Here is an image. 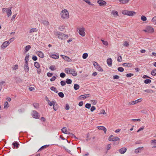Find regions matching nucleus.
Segmentation results:
<instances>
[{"label":"nucleus","mask_w":156,"mask_h":156,"mask_svg":"<svg viewBox=\"0 0 156 156\" xmlns=\"http://www.w3.org/2000/svg\"><path fill=\"white\" fill-rule=\"evenodd\" d=\"M69 73L72 74L73 76H76L77 74L76 71H75L74 69L72 68H70V70H69Z\"/></svg>","instance_id":"nucleus-6"},{"label":"nucleus","mask_w":156,"mask_h":156,"mask_svg":"<svg viewBox=\"0 0 156 156\" xmlns=\"http://www.w3.org/2000/svg\"><path fill=\"white\" fill-rule=\"evenodd\" d=\"M88 56V54L87 53H85L83 54L82 56V57L83 59H85L87 58Z\"/></svg>","instance_id":"nucleus-36"},{"label":"nucleus","mask_w":156,"mask_h":156,"mask_svg":"<svg viewBox=\"0 0 156 156\" xmlns=\"http://www.w3.org/2000/svg\"><path fill=\"white\" fill-rule=\"evenodd\" d=\"M58 96L61 98H63L64 97V95L63 92H60L58 93Z\"/></svg>","instance_id":"nucleus-39"},{"label":"nucleus","mask_w":156,"mask_h":156,"mask_svg":"<svg viewBox=\"0 0 156 156\" xmlns=\"http://www.w3.org/2000/svg\"><path fill=\"white\" fill-rule=\"evenodd\" d=\"M97 128H98V129L99 130H103L105 133V134L106 133L107 131V129L105 127L102 126H98L97 127Z\"/></svg>","instance_id":"nucleus-13"},{"label":"nucleus","mask_w":156,"mask_h":156,"mask_svg":"<svg viewBox=\"0 0 156 156\" xmlns=\"http://www.w3.org/2000/svg\"><path fill=\"white\" fill-rule=\"evenodd\" d=\"M15 80L17 83H19L21 82L22 81L21 79L19 77H16Z\"/></svg>","instance_id":"nucleus-22"},{"label":"nucleus","mask_w":156,"mask_h":156,"mask_svg":"<svg viewBox=\"0 0 156 156\" xmlns=\"http://www.w3.org/2000/svg\"><path fill=\"white\" fill-rule=\"evenodd\" d=\"M60 76L62 78H64L66 74L64 73H61L60 74Z\"/></svg>","instance_id":"nucleus-53"},{"label":"nucleus","mask_w":156,"mask_h":156,"mask_svg":"<svg viewBox=\"0 0 156 156\" xmlns=\"http://www.w3.org/2000/svg\"><path fill=\"white\" fill-rule=\"evenodd\" d=\"M117 69L119 72H122L124 70V69L122 67H118Z\"/></svg>","instance_id":"nucleus-47"},{"label":"nucleus","mask_w":156,"mask_h":156,"mask_svg":"<svg viewBox=\"0 0 156 156\" xmlns=\"http://www.w3.org/2000/svg\"><path fill=\"white\" fill-rule=\"evenodd\" d=\"M56 79V77L55 76H53V77L51 78V79H50V81H53L54 80H55Z\"/></svg>","instance_id":"nucleus-64"},{"label":"nucleus","mask_w":156,"mask_h":156,"mask_svg":"<svg viewBox=\"0 0 156 156\" xmlns=\"http://www.w3.org/2000/svg\"><path fill=\"white\" fill-rule=\"evenodd\" d=\"M123 44L124 46L126 47H127L129 45L127 41H126Z\"/></svg>","instance_id":"nucleus-62"},{"label":"nucleus","mask_w":156,"mask_h":156,"mask_svg":"<svg viewBox=\"0 0 156 156\" xmlns=\"http://www.w3.org/2000/svg\"><path fill=\"white\" fill-rule=\"evenodd\" d=\"M28 63L25 62L24 65V68L25 72H27L29 71V67L28 66Z\"/></svg>","instance_id":"nucleus-14"},{"label":"nucleus","mask_w":156,"mask_h":156,"mask_svg":"<svg viewBox=\"0 0 156 156\" xmlns=\"http://www.w3.org/2000/svg\"><path fill=\"white\" fill-rule=\"evenodd\" d=\"M61 56L62 57V58L66 61L68 62H69L71 61V59L67 56L63 55H61Z\"/></svg>","instance_id":"nucleus-12"},{"label":"nucleus","mask_w":156,"mask_h":156,"mask_svg":"<svg viewBox=\"0 0 156 156\" xmlns=\"http://www.w3.org/2000/svg\"><path fill=\"white\" fill-rule=\"evenodd\" d=\"M107 64L108 66H112V60L111 58H109L107 60Z\"/></svg>","instance_id":"nucleus-15"},{"label":"nucleus","mask_w":156,"mask_h":156,"mask_svg":"<svg viewBox=\"0 0 156 156\" xmlns=\"http://www.w3.org/2000/svg\"><path fill=\"white\" fill-rule=\"evenodd\" d=\"M95 68L99 71L103 72V70L99 65L97 66Z\"/></svg>","instance_id":"nucleus-24"},{"label":"nucleus","mask_w":156,"mask_h":156,"mask_svg":"<svg viewBox=\"0 0 156 156\" xmlns=\"http://www.w3.org/2000/svg\"><path fill=\"white\" fill-rule=\"evenodd\" d=\"M144 91L147 93H153L154 92V91H153L151 90L150 89H147L144 90Z\"/></svg>","instance_id":"nucleus-42"},{"label":"nucleus","mask_w":156,"mask_h":156,"mask_svg":"<svg viewBox=\"0 0 156 156\" xmlns=\"http://www.w3.org/2000/svg\"><path fill=\"white\" fill-rule=\"evenodd\" d=\"M61 130L62 132L63 133L65 134V133L67 132V129L66 127H63L61 129Z\"/></svg>","instance_id":"nucleus-45"},{"label":"nucleus","mask_w":156,"mask_h":156,"mask_svg":"<svg viewBox=\"0 0 156 156\" xmlns=\"http://www.w3.org/2000/svg\"><path fill=\"white\" fill-rule=\"evenodd\" d=\"M12 7H10L9 9L8 8L7 11H6V12L7 13V15L8 16V17H9V16H10L12 14V12H11V9H12Z\"/></svg>","instance_id":"nucleus-16"},{"label":"nucleus","mask_w":156,"mask_h":156,"mask_svg":"<svg viewBox=\"0 0 156 156\" xmlns=\"http://www.w3.org/2000/svg\"><path fill=\"white\" fill-rule=\"evenodd\" d=\"M136 14V12L134 11H129L127 13V15L129 16H133Z\"/></svg>","instance_id":"nucleus-18"},{"label":"nucleus","mask_w":156,"mask_h":156,"mask_svg":"<svg viewBox=\"0 0 156 156\" xmlns=\"http://www.w3.org/2000/svg\"><path fill=\"white\" fill-rule=\"evenodd\" d=\"M53 108L55 111H56L58 109L57 105L56 104V102L53 101Z\"/></svg>","instance_id":"nucleus-25"},{"label":"nucleus","mask_w":156,"mask_h":156,"mask_svg":"<svg viewBox=\"0 0 156 156\" xmlns=\"http://www.w3.org/2000/svg\"><path fill=\"white\" fill-rule=\"evenodd\" d=\"M12 145L14 146V147H16L17 148H18L20 146V144L17 142H14L12 143Z\"/></svg>","instance_id":"nucleus-19"},{"label":"nucleus","mask_w":156,"mask_h":156,"mask_svg":"<svg viewBox=\"0 0 156 156\" xmlns=\"http://www.w3.org/2000/svg\"><path fill=\"white\" fill-rule=\"evenodd\" d=\"M119 78V76L117 75H115L113 76V79H118Z\"/></svg>","instance_id":"nucleus-63"},{"label":"nucleus","mask_w":156,"mask_h":156,"mask_svg":"<svg viewBox=\"0 0 156 156\" xmlns=\"http://www.w3.org/2000/svg\"><path fill=\"white\" fill-rule=\"evenodd\" d=\"M144 148V147H139L137 148L135 150L134 152L136 154L139 153L141 152V151L143 150V149Z\"/></svg>","instance_id":"nucleus-8"},{"label":"nucleus","mask_w":156,"mask_h":156,"mask_svg":"<svg viewBox=\"0 0 156 156\" xmlns=\"http://www.w3.org/2000/svg\"><path fill=\"white\" fill-rule=\"evenodd\" d=\"M133 75H134V74L133 73H129L127 74H126V76L127 77H131L132 76H133Z\"/></svg>","instance_id":"nucleus-56"},{"label":"nucleus","mask_w":156,"mask_h":156,"mask_svg":"<svg viewBox=\"0 0 156 156\" xmlns=\"http://www.w3.org/2000/svg\"><path fill=\"white\" fill-rule=\"evenodd\" d=\"M66 82L68 84H70L72 83V81L71 79L68 78L66 79Z\"/></svg>","instance_id":"nucleus-35"},{"label":"nucleus","mask_w":156,"mask_h":156,"mask_svg":"<svg viewBox=\"0 0 156 156\" xmlns=\"http://www.w3.org/2000/svg\"><path fill=\"white\" fill-rule=\"evenodd\" d=\"M37 55L40 58H43L44 57V55L42 52L41 51H37Z\"/></svg>","instance_id":"nucleus-17"},{"label":"nucleus","mask_w":156,"mask_h":156,"mask_svg":"<svg viewBox=\"0 0 156 156\" xmlns=\"http://www.w3.org/2000/svg\"><path fill=\"white\" fill-rule=\"evenodd\" d=\"M147 18L144 16H141V20L143 21H145L147 20Z\"/></svg>","instance_id":"nucleus-48"},{"label":"nucleus","mask_w":156,"mask_h":156,"mask_svg":"<svg viewBox=\"0 0 156 156\" xmlns=\"http://www.w3.org/2000/svg\"><path fill=\"white\" fill-rule=\"evenodd\" d=\"M33 105L35 108H39V105L38 103H33Z\"/></svg>","instance_id":"nucleus-44"},{"label":"nucleus","mask_w":156,"mask_h":156,"mask_svg":"<svg viewBox=\"0 0 156 156\" xmlns=\"http://www.w3.org/2000/svg\"><path fill=\"white\" fill-rule=\"evenodd\" d=\"M91 107V104L89 103H87L85 105V107L86 108L89 109Z\"/></svg>","instance_id":"nucleus-46"},{"label":"nucleus","mask_w":156,"mask_h":156,"mask_svg":"<svg viewBox=\"0 0 156 156\" xmlns=\"http://www.w3.org/2000/svg\"><path fill=\"white\" fill-rule=\"evenodd\" d=\"M49 69L51 71H54L56 69L55 66L54 65H52L50 66Z\"/></svg>","instance_id":"nucleus-32"},{"label":"nucleus","mask_w":156,"mask_h":156,"mask_svg":"<svg viewBox=\"0 0 156 156\" xmlns=\"http://www.w3.org/2000/svg\"><path fill=\"white\" fill-rule=\"evenodd\" d=\"M146 27L148 33H152L154 32V29L152 27L148 26Z\"/></svg>","instance_id":"nucleus-10"},{"label":"nucleus","mask_w":156,"mask_h":156,"mask_svg":"<svg viewBox=\"0 0 156 156\" xmlns=\"http://www.w3.org/2000/svg\"><path fill=\"white\" fill-rule=\"evenodd\" d=\"M34 66L37 69H38L40 67V65L38 62H34Z\"/></svg>","instance_id":"nucleus-29"},{"label":"nucleus","mask_w":156,"mask_h":156,"mask_svg":"<svg viewBox=\"0 0 156 156\" xmlns=\"http://www.w3.org/2000/svg\"><path fill=\"white\" fill-rule=\"evenodd\" d=\"M65 29V27L63 26H60L59 27V29L61 31H63Z\"/></svg>","instance_id":"nucleus-49"},{"label":"nucleus","mask_w":156,"mask_h":156,"mask_svg":"<svg viewBox=\"0 0 156 156\" xmlns=\"http://www.w3.org/2000/svg\"><path fill=\"white\" fill-rule=\"evenodd\" d=\"M142 100V98L136 100L132 101L133 104H135L136 103H137L138 102H140Z\"/></svg>","instance_id":"nucleus-23"},{"label":"nucleus","mask_w":156,"mask_h":156,"mask_svg":"<svg viewBox=\"0 0 156 156\" xmlns=\"http://www.w3.org/2000/svg\"><path fill=\"white\" fill-rule=\"evenodd\" d=\"M8 103L7 101H6L4 104V108H7L9 106H8Z\"/></svg>","instance_id":"nucleus-52"},{"label":"nucleus","mask_w":156,"mask_h":156,"mask_svg":"<svg viewBox=\"0 0 156 156\" xmlns=\"http://www.w3.org/2000/svg\"><path fill=\"white\" fill-rule=\"evenodd\" d=\"M97 2L100 6H103L106 4L105 1L102 0H98Z\"/></svg>","instance_id":"nucleus-9"},{"label":"nucleus","mask_w":156,"mask_h":156,"mask_svg":"<svg viewBox=\"0 0 156 156\" xmlns=\"http://www.w3.org/2000/svg\"><path fill=\"white\" fill-rule=\"evenodd\" d=\"M118 62H121L122 61V57L121 56H119L117 58V59Z\"/></svg>","instance_id":"nucleus-50"},{"label":"nucleus","mask_w":156,"mask_h":156,"mask_svg":"<svg viewBox=\"0 0 156 156\" xmlns=\"http://www.w3.org/2000/svg\"><path fill=\"white\" fill-rule=\"evenodd\" d=\"M14 67H13V70H16L18 68V66L17 65H14Z\"/></svg>","instance_id":"nucleus-57"},{"label":"nucleus","mask_w":156,"mask_h":156,"mask_svg":"<svg viewBox=\"0 0 156 156\" xmlns=\"http://www.w3.org/2000/svg\"><path fill=\"white\" fill-rule=\"evenodd\" d=\"M37 30L35 28H31L29 32L30 33H32V32H37Z\"/></svg>","instance_id":"nucleus-33"},{"label":"nucleus","mask_w":156,"mask_h":156,"mask_svg":"<svg viewBox=\"0 0 156 156\" xmlns=\"http://www.w3.org/2000/svg\"><path fill=\"white\" fill-rule=\"evenodd\" d=\"M151 74L153 76H155L156 75V69L153 70L151 73Z\"/></svg>","instance_id":"nucleus-41"},{"label":"nucleus","mask_w":156,"mask_h":156,"mask_svg":"<svg viewBox=\"0 0 156 156\" xmlns=\"http://www.w3.org/2000/svg\"><path fill=\"white\" fill-rule=\"evenodd\" d=\"M112 14L114 15V16H118V12L117 11H113L112 12Z\"/></svg>","instance_id":"nucleus-37"},{"label":"nucleus","mask_w":156,"mask_h":156,"mask_svg":"<svg viewBox=\"0 0 156 156\" xmlns=\"http://www.w3.org/2000/svg\"><path fill=\"white\" fill-rule=\"evenodd\" d=\"M151 80L149 79H146L144 81V83L146 84L150 83H151Z\"/></svg>","instance_id":"nucleus-31"},{"label":"nucleus","mask_w":156,"mask_h":156,"mask_svg":"<svg viewBox=\"0 0 156 156\" xmlns=\"http://www.w3.org/2000/svg\"><path fill=\"white\" fill-rule=\"evenodd\" d=\"M85 28L84 27L80 28L79 29V33L80 35L82 37H84L85 35V33L84 32Z\"/></svg>","instance_id":"nucleus-4"},{"label":"nucleus","mask_w":156,"mask_h":156,"mask_svg":"<svg viewBox=\"0 0 156 156\" xmlns=\"http://www.w3.org/2000/svg\"><path fill=\"white\" fill-rule=\"evenodd\" d=\"M91 101L93 102L92 104L93 105H95L97 103V101L96 100H91Z\"/></svg>","instance_id":"nucleus-55"},{"label":"nucleus","mask_w":156,"mask_h":156,"mask_svg":"<svg viewBox=\"0 0 156 156\" xmlns=\"http://www.w3.org/2000/svg\"><path fill=\"white\" fill-rule=\"evenodd\" d=\"M56 33L57 34L56 35L58 36V38L62 40H65L68 37L67 35L61 32H56Z\"/></svg>","instance_id":"nucleus-1"},{"label":"nucleus","mask_w":156,"mask_h":156,"mask_svg":"<svg viewBox=\"0 0 156 156\" xmlns=\"http://www.w3.org/2000/svg\"><path fill=\"white\" fill-rule=\"evenodd\" d=\"M9 44V41H6L4 42L1 46V48L4 49L6 48Z\"/></svg>","instance_id":"nucleus-7"},{"label":"nucleus","mask_w":156,"mask_h":156,"mask_svg":"<svg viewBox=\"0 0 156 156\" xmlns=\"http://www.w3.org/2000/svg\"><path fill=\"white\" fill-rule=\"evenodd\" d=\"M129 0H120L119 2L121 4H126L128 2Z\"/></svg>","instance_id":"nucleus-26"},{"label":"nucleus","mask_w":156,"mask_h":156,"mask_svg":"<svg viewBox=\"0 0 156 156\" xmlns=\"http://www.w3.org/2000/svg\"><path fill=\"white\" fill-rule=\"evenodd\" d=\"M131 64L129 63H124L122 64V65L124 66H130Z\"/></svg>","instance_id":"nucleus-38"},{"label":"nucleus","mask_w":156,"mask_h":156,"mask_svg":"<svg viewBox=\"0 0 156 156\" xmlns=\"http://www.w3.org/2000/svg\"><path fill=\"white\" fill-rule=\"evenodd\" d=\"M31 48V46L30 45H28L25 47V51L26 52H27Z\"/></svg>","instance_id":"nucleus-43"},{"label":"nucleus","mask_w":156,"mask_h":156,"mask_svg":"<svg viewBox=\"0 0 156 156\" xmlns=\"http://www.w3.org/2000/svg\"><path fill=\"white\" fill-rule=\"evenodd\" d=\"M49 146V145H44L42 146L38 151H41L44 149L48 147Z\"/></svg>","instance_id":"nucleus-20"},{"label":"nucleus","mask_w":156,"mask_h":156,"mask_svg":"<svg viewBox=\"0 0 156 156\" xmlns=\"http://www.w3.org/2000/svg\"><path fill=\"white\" fill-rule=\"evenodd\" d=\"M80 88V86L79 85L76 84H74V88L75 90H78Z\"/></svg>","instance_id":"nucleus-30"},{"label":"nucleus","mask_w":156,"mask_h":156,"mask_svg":"<svg viewBox=\"0 0 156 156\" xmlns=\"http://www.w3.org/2000/svg\"><path fill=\"white\" fill-rule=\"evenodd\" d=\"M61 85L62 86H65L66 84V82L65 81H63V80H62L61 81Z\"/></svg>","instance_id":"nucleus-54"},{"label":"nucleus","mask_w":156,"mask_h":156,"mask_svg":"<svg viewBox=\"0 0 156 156\" xmlns=\"http://www.w3.org/2000/svg\"><path fill=\"white\" fill-rule=\"evenodd\" d=\"M108 140L110 141H119L120 139L117 136H115L113 135H110L108 138Z\"/></svg>","instance_id":"nucleus-3"},{"label":"nucleus","mask_w":156,"mask_h":156,"mask_svg":"<svg viewBox=\"0 0 156 156\" xmlns=\"http://www.w3.org/2000/svg\"><path fill=\"white\" fill-rule=\"evenodd\" d=\"M84 1L86 3H87L89 5H93V4H91L90 2L89 1V0H84Z\"/></svg>","instance_id":"nucleus-61"},{"label":"nucleus","mask_w":156,"mask_h":156,"mask_svg":"<svg viewBox=\"0 0 156 156\" xmlns=\"http://www.w3.org/2000/svg\"><path fill=\"white\" fill-rule=\"evenodd\" d=\"M50 89L53 91H54L56 93H57L58 92V91L57 90V89L55 87L53 86L51 87L50 88Z\"/></svg>","instance_id":"nucleus-28"},{"label":"nucleus","mask_w":156,"mask_h":156,"mask_svg":"<svg viewBox=\"0 0 156 156\" xmlns=\"http://www.w3.org/2000/svg\"><path fill=\"white\" fill-rule=\"evenodd\" d=\"M42 23L44 25L47 26L49 24V23L48 21L43 20L42 22Z\"/></svg>","instance_id":"nucleus-40"},{"label":"nucleus","mask_w":156,"mask_h":156,"mask_svg":"<svg viewBox=\"0 0 156 156\" xmlns=\"http://www.w3.org/2000/svg\"><path fill=\"white\" fill-rule=\"evenodd\" d=\"M29 55H27L26 56L25 58V61L26 63H28L29 61Z\"/></svg>","instance_id":"nucleus-34"},{"label":"nucleus","mask_w":156,"mask_h":156,"mask_svg":"<svg viewBox=\"0 0 156 156\" xmlns=\"http://www.w3.org/2000/svg\"><path fill=\"white\" fill-rule=\"evenodd\" d=\"M51 57L55 59H57L58 58L59 55H58L53 54L51 56Z\"/></svg>","instance_id":"nucleus-27"},{"label":"nucleus","mask_w":156,"mask_h":156,"mask_svg":"<svg viewBox=\"0 0 156 156\" xmlns=\"http://www.w3.org/2000/svg\"><path fill=\"white\" fill-rule=\"evenodd\" d=\"M127 149L125 147H123L119 150V152L121 154H123L126 151Z\"/></svg>","instance_id":"nucleus-11"},{"label":"nucleus","mask_w":156,"mask_h":156,"mask_svg":"<svg viewBox=\"0 0 156 156\" xmlns=\"http://www.w3.org/2000/svg\"><path fill=\"white\" fill-rule=\"evenodd\" d=\"M70 68H66L65 69V71L66 73H69Z\"/></svg>","instance_id":"nucleus-51"},{"label":"nucleus","mask_w":156,"mask_h":156,"mask_svg":"<svg viewBox=\"0 0 156 156\" xmlns=\"http://www.w3.org/2000/svg\"><path fill=\"white\" fill-rule=\"evenodd\" d=\"M69 105L68 104H67L66 105V106L65 107V109L66 110H68L69 109Z\"/></svg>","instance_id":"nucleus-58"},{"label":"nucleus","mask_w":156,"mask_h":156,"mask_svg":"<svg viewBox=\"0 0 156 156\" xmlns=\"http://www.w3.org/2000/svg\"><path fill=\"white\" fill-rule=\"evenodd\" d=\"M33 116L35 119H39L40 118L39 114L36 111H33Z\"/></svg>","instance_id":"nucleus-5"},{"label":"nucleus","mask_w":156,"mask_h":156,"mask_svg":"<svg viewBox=\"0 0 156 156\" xmlns=\"http://www.w3.org/2000/svg\"><path fill=\"white\" fill-rule=\"evenodd\" d=\"M61 15L62 18L63 19H67L69 17V13L67 10L66 9L62 11L61 12Z\"/></svg>","instance_id":"nucleus-2"},{"label":"nucleus","mask_w":156,"mask_h":156,"mask_svg":"<svg viewBox=\"0 0 156 156\" xmlns=\"http://www.w3.org/2000/svg\"><path fill=\"white\" fill-rule=\"evenodd\" d=\"M151 144L154 145L153 148H156V140L155 139L151 141Z\"/></svg>","instance_id":"nucleus-21"},{"label":"nucleus","mask_w":156,"mask_h":156,"mask_svg":"<svg viewBox=\"0 0 156 156\" xmlns=\"http://www.w3.org/2000/svg\"><path fill=\"white\" fill-rule=\"evenodd\" d=\"M128 12V11L127 10H124L122 11V13L123 14L127 15V13Z\"/></svg>","instance_id":"nucleus-59"},{"label":"nucleus","mask_w":156,"mask_h":156,"mask_svg":"<svg viewBox=\"0 0 156 156\" xmlns=\"http://www.w3.org/2000/svg\"><path fill=\"white\" fill-rule=\"evenodd\" d=\"M96 109V108H95V107L94 106H92L91 108H90V111L91 112H93V111H94V110H95Z\"/></svg>","instance_id":"nucleus-60"}]
</instances>
